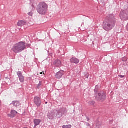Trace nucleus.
<instances>
[{
    "label": "nucleus",
    "mask_w": 128,
    "mask_h": 128,
    "mask_svg": "<svg viewBox=\"0 0 128 128\" xmlns=\"http://www.w3.org/2000/svg\"><path fill=\"white\" fill-rule=\"evenodd\" d=\"M116 20L114 16L110 14L105 18V20L103 23V28L106 32H110V30H112L116 26Z\"/></svg>",
    "instance_id": "1"
},
{
    "label": "nucleus",
    "mask_w": 128,
    "mask_h": 128,
    "mask_svg": "<svg viewBox=\"0 0 128 128\" xmlns=\"http://www.w3.org/2000/svg\"><path fill=\"white\" fill-rule=\"evenodd\" d=\"M26 42H20L14 45L12 50L14 54H20L26 50Z\"/></svg>",
    "instance_id": "2"
},
{
    "label": "nucleus",
    "mask_w": 128,
    "mask_h": 128,
    "mask_svg": "<svg viewBox=\"0 0 128 128\" xmlns=\"http://www.w3.org/2000/svg\"><path fill=\"white\" fill-rule=\"evenodd\" d=\"M96 100L100 102H104L106 98V94L104 92H100L98 93V86H96L95 90Z\"/></svg>",
    "instance_id": "3"
},
{
    "label": "nucleus",
    "mask_w": 128,
    "mask_h": 128,
    "mask_svg": "<svg viewBox=\"0 0 128 128\" xmlns=\"http://www.w3.org/2000/svg\"><path fill=\"white\" fill-rule=\"evenodd\" d=\"M48 6L46 2H40L38 6L37 12L40 14L44 16L46 14V12H48Z\"/></svg>",
    "instance_id": "4"
},
{
    "label": "nucleus",
    "mask_w": 128,
    "mask_h": 128,
    "mask_svg": "<svg viewBox=\"0 0 128 128\" xmlns=\"http://www.w3.org/2000/svg\"><path fill=\"white\" fill-rule=\"evenodd\" d=\"M58 112L57 110H54L50 112H49L48 114V118L49 120H56L58 118H60L62 116L61 114H58Z\"/></svg>",
    "instance_id": "5"
},
{
    "label": "nucleus",
    "mask_w": 128,
    "mask_h": 128,
    "mask_svg": "<svg viewBox=\"0 0 128 128\" xmlns=\"http://www.w3.org/2000/svg\"><path fill=\"white\" fill-rule=\"evenodd\" d=\"M120 18L122 20H128V5L124 6V10L121 11Z\"/></svg>",
    "instance_id": "6"
},
{
    "label": "nucleus",
    "mask_w": 128,
    "mask_h": 128,
    "mask_svg": "<svg viewBox=\"0 0 128 128\" xmlns=\"http://www.w3.org/2000/svg\"><path fill=\"white\" fill-rule=\"evenodd\" d=\"M58 114H60L62 118L64 114L68 113V109L66 108H61L59 110H58Z\"/></svg>",
    "instance_id": "7"
},
{
    "label": "nucleus",
    "mask_w": 128,
    "mask_h": 128,
    "mask_svg": "<svg viewBox=\"0 0 128 128\" xmlns=\"http://www.w3.org/2000/svg\"><path fill=\"white\" fill-rule=\"evenodd\" d=\"M34 102L38 108L42 104V100H40V98L38 96L35 97L34 98Z\"/></svg>",
    "instance_id": "8"
},
{
    "label": "nucleus",
    "mask_w": 128,
    "mask_h": 128,
    "mask_svg": "<svg viewBox=\"0 0 128 128\" xmlns=\"http://www.w3.org/2000/svg\"><path fill=\"white\" fill-rule=\"evenodd\" d=\"M17 76H18L20 82H24V76L22 75V72H17Z\"/></svg>",
    "instance_id": "9"
},
{
    "label": "nucleus",
    "mask_w": 128,
    "mask_h": 128,
    "mask_svg": "<svg viewBox=\"0 0 128 128\" xmlns=\"http://www.w3.org/2000/svg\"><path fill=\"white\" fill-rule=\"evenodd\" d=\"M64 74V71L61 70L56 74V78L58 79L62 78Z\"/></svg>",
    "instance_id": "10"
},
{
    "label": "nucleus",
    "mask_w": 128,
    "mask_h": 128,
    "mask_svg": "<svg viewBox=\"0 0 128 128\" xmlns=\"http://www.w3.org/2000/svg\"><path fill=\"white\" fill-rule=\"evenodd\" d=\"M54 64L56 68H60L62 66V61L60 60H55L54 62Z\"/></svg>",
    "instance_id": "11"
},
{
    "label": "nucleus",
    "mask_w": 128,
    "mask_h": 128,
    "mask_svg": "<svg viewBox=\"0 0 128 128\" xmlns=\"http://www.w3.org/2000/svg\"><path fill=\"white\" fill-rule=\"evenodd\" d=\"M70 62L71 64H78L80 63V60L76 58H72L70 60Z\"/></svg>",
    "instance_id": "12"
},
{
    "label": "nucleus",
    "mask_w": 128,
    "mask_h": 128,
    "mask_svg": "<svg viewBox=\"0 0 128 128\" xmlns=\"http://www.w3.org/2000/svg\"><path fill=\"white\" fill-rule=\"evenodd\" d=\"M16 114H18V112L14 110H12L11 111V114H8V116L9 118H14Z\"/></svg>",
    "instance_id": "13"
},
{
    "label": "nucleus",
    "mask_w": 128,
    "mask_h": 128,
    "mask_svg": "<svg viewBox=\"0 0 128 128\" xmlns=\"http://www.w3.org/2000/svg\"><path fill=\"white\" fill-rule=\"evenodd\" d=\"M12 104H13L14 106H15V108H18L20 106H22L20 102L18 100L13 101Z\"/></svg>",
    "instance_id": "14"
},
{
    "label": "nucleus",
    "mask_w": 128,
    "mask_h": 128,
    "mask_svg": "<svg viewBox=\"0 0 128 128\" xmlns=\"http://www.w3.org/2000/svg\"><path fill=\"white\" fill-rule=\"evenodd\" d=\"M42 122V120L40 119H35L34 120V128H36L38 126H40V124Z\"/></svg>",
    "instance_id": "15"
},
{
    "label": "nucleus",
    "mask_w": 128,
    "mask_h": 128,
    "mask_svg": "<svg viewBox=\"0 0 128 128\" xmlns=\"http://www.w3.org/2000/svg\"><path fill=\"white\" fill-rule=\"evenodd\" d=\"M26 22L24 21H19L18 23V26H26Z\"/></svg>",
    "instance_id": "16"
},
{
    "label": "nucleus",
    "mask_w": 128,
    "mask_h": 128,
    "mask_svg": "<svg viewBox=\"0 0 128 128\" xmlns=\"http://www.w3.org/2000/svg\"><path fill=\"white\" fill-rule=\"evenodd\" d=\"M94 104H96L94 101H90L88 102V104H90V106H94Z\"/></svg>",
    "instance_id": "17"
},
{
    "label": "nucleus",
    "mask_w": 128,
    "mask_h": 128,
    "mask_svg": "<svg viewBox=\"0 0 128 128\" xmlns=\"http://www.w3.org/2000/svg\"><path fill=\"white\" fill-rule=\"evenodd\" d=\"M62 128H72V125H64L63 126Z\"/></svg>",
    "instance_id": "18"
},
{
    "label": "nucleus",
    "mask_w": 128,
    "mask_h": 128,
    "mask_svg": "<svg viewBox=\"0 0 128 128\" xmlns=\"http://www.w3.org/2000/svg\"><path fill=\"white\" fill-rule=\"evenodd\" d=\"M42 82H40L39 84H38L37 88L38 90H40V86H42Z\"/></svg>",
    "instance_id": "19"
},
{
    "label": "nucleus",
    "mask_w": 128,
    "mask_h": 128,
    "mask_svg": "<svg viewBox=\"0 0 128 128\" xmlns=\"http://www.w3.org/2000/svg\"><path fill=\"white\" fill-rule=\"evenodd\" d=\"M128 61V58L126 57H124L122 59V62H124Z\"/></svg>",
    "instance_id": "20"
},
{
    "label": "nucleus",
    "mask_w": 128,
    "mask_h": 128,
    "mask_svg": "<svg viewBox=\"0 0 128 128\" xmlns=\"http://www.w3.org/2000/svg\"><path fill=\"white\" fill-rule=\"evenodd\" d=\"M34 12H32L28 13V16H32Z\"/></svg>",
    "instance_id": "21"
},
{
    "label": "nucleus",
    "mask_w": 128,
    "mask_h": 128,
    "mask_svg": "<svg viewBox=\"0 0 128 128\" xmlns=\"http://www.w3.org/2000/svg\"><path fill=\"white\" fill-rule=\"evenodd\" d=\"M6 82H10V78H6Z\"/></svg>",
    "instance_id": "22"
},
{
    "label": "nucleus",
    "mask_w": 128,
    "mask_h": 128,
    "mask_svg": "<svg viewBox=\"0 0 128 128\" xmlns=\"http://www.w3.org/2000/svg\"><path fill=\"white\" fill-rule=\"evenodd\" d=\"M30 44H27L26 45V48H30Z\"/></svg>",
    "instance_id": "23"
},
{
    "label": "nucleus",
    "mask_w": 128,
    "mask_h": 128,
    "mask_svg": "<svg viewBox=\"0 0 128 128\" xmlns=\"http://www.w3.org/2000/svg\"><path fill=\"white\" fill-rule=\"evenodd\" d=\"M119 77L120 78H124V76L120 75L119 76Z\"/></svg>",
    "instance_id": "24"
},
{
    "label": "nucleus",
    "mask_w": 128,
    "mask_h": 128,
    "mask_svg": "<svg viewBox=\"0 0 128 128\" xmlns=\"http://www.w3.org/2000/svg\"><path fill=\"white\" fill-rule=\"evenodd\" d=\"M86 126H90V124L88 123H86Z\"/></svg>",
    "instance_id": "25"
},
{
    "label": "nucleus",
    "mask_w": 128,
    "mask_h": 128,
    "mask_svg": "<svg viewBox=\"0 0 128 128\" xmlns=\"http://www.w3.org/2000/svg\"><path fill=\"white\" fill-rule=\"evenodd\" d=\"M86 119L88 120V122H90V118L88 117H86Z\"/></svg>",
    "instance_id": "26"
},
{
    "label": "nucleus",
    "mask_w": 128,
    "mask_h": 128,
    "mask_svg": "<svg viewBox=\"0 0 128 128\" xmlns=\"http://www.w3.org/2000/svg\"><path fill=\"white\" fill-rule=\"evenodd\" d=\"M44 74V72H42L40 73V74Z\"/></svg>",
    "instance_id": "27"
},
{
    "label": "nucleus",
    "mask_w": 128,
    "mask_h": 128,
    "mask_svg": "<svg viewBox=\"0 0 128 128\" xmlns=\"http://www.w3.org/2000/svg\"><path fill=\"white\" fill-rule=\"evenodd\" d=\"M46 104H48V102H45Z\"/></svg>",
    "instance_id": "28"
},
{
    "label": "nucleus",
    "mask_w": 128,
    "mask_h": 128,
    "mask_svg": "<svg viewBox=\"0 0 128 128\" xmlns=\"http://www.w3.org/2000/svg\"><path fill=\"white\" fill-rule=\"evenodd\" d=\"M86 78H88V76L86 77Z\"/></svg>",
    "instance_id": "29"
}]
</instances>
